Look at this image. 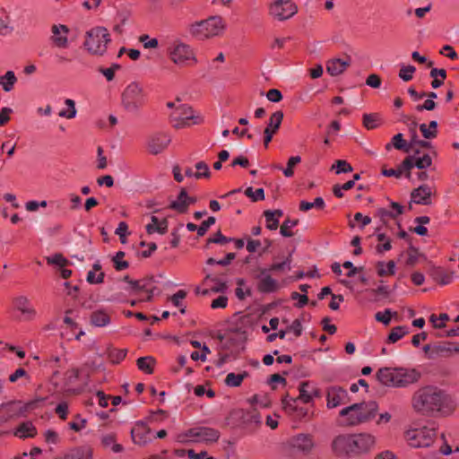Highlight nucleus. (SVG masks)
<instances>
[{"instance_id": "nucleus-1", "label": "nucleus", "mask_w": 459, "mask_h": 459, "mask_svg": "<svg viewBox=\"0 0 459 459\" xmlns=\"http://www.w3.org/2000/svg\"><path fill=\"white\" fill-rule=\"evenodd\" d=\"M411 405L423 416L449 417L455 411L457 403L451 394L437 386L426 385L413 394Z\"/></svg>"}, {"instance_id": "nucleus-2", "label": "nucleus", "mask_w": 459, "mask_h": 459, "mask_svg": "<svg viewBox=\"0 0 459 459\" xmlns=\"http://www.w3.org/2000/svg\"><path fill=\"white\" fill-rule=\"evenodd\" d=\"M375 443V437L368 433L341 435L333 439L332 449L336 455H354L368 452Z\"/></svg>"}, {"instance_id": "nucleus-3", "label": "nucleus", "mask_w": 459, "mask_h": 459, "mask_svg": "<svg viewBox=\"0 0 459 459\" xmlns=\"http://www.w3.org/2000/svg\"><path fill=\"white\" fill-rule=\"evenodd\" d=\"M316 448V437L311 433H297L284 443V449L292 457L311 456Z\"/></svg>"}, {"instance_id": "nucleus-4", "label": "nucleus", "mask_w": 459, "mask_h": 459, "mask_svg": "<svg viewBox=\"0 0 459 459\" xmlns=\"http://www.w3.org/2000/svg\"><path fill=\"white\" fill-rule=\"evenodd\" d=\"M147 94L142 84L132 82L121 94V106L128 113L137 115L145 105Z\"/></svg>"}, {"instance_id": "nucleus-5", "label": "nucleus", "mask_w": 459, "mask_h": 459, "mask_svg": "<svg viewBox=\"0 0 459 459\" xmlns=\"http://www.w3.org/2000/svg\"><path fill=\"white\" fill-rule=\"evenodd\" d=\"M377 409L378 405L376 402L354 403L349 407L343 408L340 411V415L347 417L348 425L354 426L374 418Z\"/></svg>"}, {"instance_id": "nucleus-6", "label": "nucleus", "mask_w": 459, "mask_h": 459, "mask_svg": "<svg viewBox=\"0 0 459 459\" xmlns=\"http://www.w3.org/2000/svg\"><path fill=\"white\" fill-rule=\"evenodd\" d=\"M225 27V22L221 16H211L206 20L192 24L189 32L199 39H206L220 36Z\"/></svg>"}, {"instance_id": "nucleus-7", "label": "nucleus", "mask_w": 459, "mask_h": 459, "mask_svg": "<svg viewBox=\"0 0 459 459\" xmlns=\"http://www.w3.org/2000/svg\"><path fill=\"white\" fill-rule=\"evenodd\" d=\"M437 437V429L429 426H419L408 429L404 438L413 448H425L432 446Z\"/></svg>"}, {"instance_id": "nucleus-8", "label": "nucleus", "mask_w": 459, "mask_h": 459, "mask_svg": "<svg viewBox=\"0 0 459 459\" xmlns=\"http://www.w3.org/2000/svg\"><path fill=\"white\" fill-rule=\"evenodd\" d=\"M84 47L92 55L102 56L110 42V36L104 27H95L86 32Z\"/></svg>"}, {"instance_id": "nucleus-9", "label": "nucleus", "mask_w": 459, "mask_h": 459, "mask_svg": "<svg viewBox=\"0 0 459 459\" xmlns=\"http://www.w3.org/2000/svg\"><path fill=\"white\" fill-rule=\"evenodd\" d=\"M169 120L172 126L178 129L192 125H199L204 119L200 113L194 111L190 106L184 104L175 108L169 115Z\"/></svg>"}, {"instance_id": "nucleus-10", "label": "nucleus", "mask_w": 459, "mask_h": 459, "mask_svg": "<svg viewBox=\"0 0 459 459\" xmlns=\"http://www.w3.org/2000/svg\"><path fill=\"white\" fill-rule=\"evenodd\" d=\"M170 60L177 65H186L188 62H197L192 48L180 39L173 40L167 48Z\"/></svg>"}, {"instance_id": "nucleus-11", "label": "nucleus", "mask_w": 459, "mask_h": 459, "mask_svg": "<svg viewBox=\"0 0 459 459\" xmlns=\"http://www.w3.org/2000/svg\"><path fill=\"white\" fill-rule=\"evenodd\" d=\"M220 437V432L214 429L207 427H195L188 429L186 432L178 435V442H216Z\"/></svg>"}, {"instance_id": "nucleus-12", "label": "nucleus", "mask_w": 459, "mask_h": 459, "mask_svg": "<svg viewBox=\"0 0 459 459\" xmlns=\"http://www.w3.org/2000/svg\"><path fill=\"white\" fill-rule=\"evenodd\" d=\"M44 400V398H40L31 401L26 404H22L21 402L17 401L2 403L0 405V411H5L4 415L2 417V421H8L13 418H17L20 417L21 415H23L29 410L34 409L37 406L38 403L43 402Z\"/></svg>"}, {"instance_id": "nucleus-13", "label": "nucleus", "mask_w": 459, "mask_h": 459, "mask_svg": "<svg viewBox=\"0 0 459 459\" xmlns=\"http://www.w3.org/2000/svg\"><path fill=\"white\" fill-rule=\"evenodd\" d=\"M13 306L15 310L21 313L19 320L21 321H32L37 316V310L31 304L28 297L19 295L13 299Z\"/></svg>"}, {"instance_id": "nucleus-14", "label": "nucleus", "mask_w": 459, "mask_h": 459, "mask_svg": "<svg viewBox=\"0 0 459 459\" xmlns=\"http://www.w3.org/2000/svg\"><path fill=\"white\" fill-rule=\"evenodd\" d=\"M297 12V5L290 0H276L270 7V13L279 21L290 19Z\"/></svg>"}, {"instance_id": "nucleus-15", "label": "nucleus", "mask_w": 459, "mask_h": 459, "mask_svg": "<svg viewBox=\"0 0 459 459\" xmlns=\"http://www.w3.org/2000/svg\"><path fill=\"white\" fill-rule=\"evenodd\" d=\"M396 388H404L419 381L420 373L414 368H396Z\"/></svg>"}, {"instance_id": "nucleus-16", "label": "nucleus", "mask_w": 459, "mask_h": 459, "mask_svg": "<svg viewBox=\"0 0 459 459\" xmlns=\"http://www.w3.org/2000/svg\"><path fill=\"white\" fill-rule=\"evenodd\" d=\"M69 28L66 25L53 24L51 26V36L49 38V40L56 48H66L69 45Z\"/></svg>"}, {"instance_id": "nucleus-17", "label": "nucleus", "mask_w": 459, "mask_h": 459, "mask_svg": "<svg viewBox=\"0 0 459 459\" xmlns=\"http://www.w3.org/2000/svg\"><path fill=\"white\" fill-rule=\"evenodd\" d=\"M170 141V136L164 132L152 134L148 140V149L151 153L159 154L168 147Z\"/></svg>"}, {"instance_id": "nucleus-18", "label": "nucleus", "mask_w": 459, "mask_h": 459, "mask_svg": "<svg viewBox=\"0 0 459 459\" xmlns=\"http://www.w3.org/2000/svg\"><path fill=\"white\" fill-rule=\"evenodd\" d=\"M348 400L347 391L341 386H330L326 391V401L328 408H335L345 403Z\"/></svg>"}, {"instance_id": "nucleus-19", "label": "nucleus", "mask_w": 459, "mask_h": 459, "mask_svg": "<svg viewBox=\"0 0 459 459\" xmlns=\"http://www.w3.org/2000/svg\"><path fill=\"white\" fill-rule=\"evenodd\" d=\"M259 274L256 278L259 280L257 288L259 291L264 293L274 292L279 288L278 281L274 280L266 268H259Z\"/></svg>"}, {"instance_id": "nucleus-20", "label": "nucleus", "mask_w": 459, "mask_h": 459, "mask_svg": "<svg viewBox=\"0 0 459 459\" xmlns=\"http://www.w3.org/2000/svg\"><path fill=\"white\" fill-rule=\"evenodd\" d=\"M414 168V156H408L398 166L397 169L383 168L382 174L385 177L399 178L403 173L407 178H411V169Z\"/></svg>"}, {"instance_id": "nucleus-21", "label": "nucleus", "mask_w": 459, "mask_h": 459, "mask_svg": "<svg viewBox=\"0 0 459 459\" xmlns=\"http://www.w3.org/2000/svg\"><path fill=\"white\" fill-rule=\"evenodd\" d=\"M149 280H141L130 281V285L126 290L135 294L145 292L146 297L141 299V300L150 301L154 294L155 288H152Z\"/></svg>"}, {"instance_id": "nucleus-22", "label": "nucleus", "mask_w": 459, "mask_h": 459, "mask_svg": "<svg viewBox=\"0 0 459 459\" xmlns=\"http://www.w3.org/2000/svg\"><path fill=\"white\" fill-rule=\"evenodd\" d=\"M150 428L143 421L137 422L131 430L132 438L138 445L146 444L150 440Z\"/></svg>"}, {"instance_id": "nucleus-23", "label": "nucleus", "mask_w": 459, "mask_h": 459, "mask_svg": "<svg viewBox=\"0 0 459 459\" xmlns=\"http://www.w3.org/2000/svg\"><path fill=\"white\" fill-rule=\"evenodd\" d=\"M396 368H381L376 374L377 379L384 385L396 388Z\"/></svg>"}, {"instance_id": "nucleus-24", "label": "nucleus", "mask_w": 459, "mask_h": 459, "mask_svg": "<svg viewBox=\"0 0 459 459\" xmlns=\"http://www.w3.org/2000/svg\"><path fill=\"white\" fill-rule=\"evenodd\" d=\"M432 191L428 185H422L411 192V200L418 204L428 205L431 203Z\"/></svg>"}, {"instance_id": "nucleus-25", "label": "nucleus", "mask_w": 459, "mask_h": 459, "mask_svg": "<svg viewBox=\"0 0 459 459\" xmlns=\"http://www.w3.org/2000/svg\"><path fill=\"white\" fill-rule=\"evenodd\" d=\"M351 65V57L346 60L341 58H333L326 64V71L331 76H337L342 74Z\"/></svg>"}, {"instance_id": "nucleus-26", "label": "nucleus", "mask_w": 459, "mask_h": 459, "mask_svg": "<svg viewBox=\"0 0 459 459\" xmlns=\"http://www.w3.org/2000/svg\"><path fill=\"white\" fill-rule=\"evenodd\" d=\"M299 395L297 397L299 401L304 403L312 402L313 397L319 396V391L316 387L310 385L308 382H302L299 385Z\"/></svg>"}, {"instance_id": "nucleus-27", "label": "nucleus", "mask_w": 459, "mask_h": 459, "mask_svg": "<svg viewBox=\"0 0 459 459\" xmlns=\"http://www.w3.org/2000/svg\"><path fill=\"white\" fill-rule=\"evenodd\" d=\"M403 212V206L395 202H392L390 204V210L385 208H380L377 210V215L380 217L382 221H385L386 218L396 219L397 216H399Z\"/></svg>"}, {"instance_id": "nucleus-28", "label": "nucleus", "mask_w": 459, "mask_h": 459, "mask_svg": "<svg viewBox=\"0 0 459 459\" xmlns=\"http://www.w3.org/2000/svg\"><path fill=\"white\" fill-rule=\"evenodd\" d=\"M430 275L435 281L441 285H447L451 283L454 278V273L452 272H446L440 267L434 268L431 271Z\"/></svg>"}, {"instance_id": "nucleus-29", "label": "nucleus", "mask_w": 459, "mask_h": 459, "mask_svg": "<svg viewBox=\"0 0 459 459\" xmlns=\"http://www.w3.org/2000/svg\"><path fill=\"white\" fill-rule=\"evenodd\" d=\"M92 458V449L89 446H81L77 447L64 457H59L56 459H91Z\"/></svg>"}, {"instance_id": "nucleus-30", "label": "nucleus", "mask_w": 459, "mask_h": 459, "mask_svg": "<svg viewBox=\"0 0 459 459\" xmlns=\"http://www.w3.org/2000/svg\"><path fill=\"white\" fill-rule=\"evenodd\" d=\"M169 208L180 213H184L188 208V195L186 189L182 188L177 200L171 202Z\"/></svg>"}, {"instance_id": "nucleus-31", "label": "nucleus", "mask_w": 459, "mask_h": 459, "mask_svg": "<svg viewBox=\"0 0 459 459\" xmlns=\"http://www.w3.org/2000/svg\"><path fill=\"white\" fill-rule=\"evenodd\" d=\"M298 402L299 400L297 398H292L289 394H286L281 400L282 407L287 412L293 413L299 411V415L305 417L307 411L302 408L299 410L297 406Z\"/></svg>"}, {"instance_id": "nucleus-32", "label": "nucleus", "mask_w": 459, "mask_h": 459, "mask_svg": "<svg viewBox=\"0 0 459 459\" xmlns=\"http://www.w3.org/2000/svg\"><path fill=\"white\" fill-rule=\"evenodd\" d=\"M91 322L95 326L103 327L109 324L110 318L106 311L96 310L91 316Z\"/></svg>"}, {"instance_id": "nucleus-33", "label": "nucleus", "mask_w": 459, "mask_h": 459, "mask_svg": "<svg viewBox=\"0 0 459 459\" xmlns=\"http://www.w3.org/2000/svg\"><path fill=\"white\" fill-rule=\"evenodd\" d=\"M36 433V429L31 422H23L17 428L15 436L20 438H26L34 437Z\"/></svg>"}, {"instance_id": "nucleus-34", "label": "nucleus", "mask_w": 459, "mask_h": 459, "mask_svg": "<svg viewBox=\"0 0 459 459\" xmlns=\"http://www.w3.org/2000/svg\"><path fill=\"white\" fill-rule=\"evenodd\" d=\"M283 119V112L281 110L275 111L272 114L267 126L264 130L272 131V133L275 134L281 126V124Z\"/></svg>"}, {"instance_id": "nucleus-35", "label": "nucleus", "mask_w": 459, "mask_h": 459, "mask_svg": "<svg viewBox=\"0 0 459 459\" xmlns=\"http://www.w3.org/2000/svg\"><path fill=\"white\" fill-rule=\"evenodd\" d=\"M17 82V78L13 71H7L0 77V84L6 92L11 91Z\"/></svg>"}, {"instance_id": "nucleus-36", "label": "nucleus", "mask_w": 459, "mask_h": 459, "mask_svg": "<svg viewBox=\"0 0 459 459\" xmlns=\"http://www.w3.org/2000/svg\"><path fill=\"white\" fill-rule=\"evenodd\" d=\"M100 441L104 447L110 446L114 453H120L123 450V446L121 445L115 443V435L112 433L102 435Z\"/></svg>"}, {"instance_id": "nucleus-37", "label": "nucleus", "mask_w": 459, "mask_h": 459, "mask_svg": "<svg viewBox=\"0 0 459 459\" xmlns=\"http://www.w3.org/2000/svg\"><path fill=\"white\" fill-rule=\"evenodd\" d=\"M301 161V158L299 156H292L288 160V163H287V168L283 169L281 166L280 165H275L274 168L279 169V170H281L284 174L285 177L287 178H290L293 176L294 174V170H293V168L299 164V162Z\"/></svg>"}, {"instance_id": "nucleus-38", "label": "nucleus", "mask_w": 459, "mask_h": 459, "mask_svg": "<svg viewBox=\"0 0 459 459\" xmlns=\"http://www.w3.org/2000/svg\"><path fill=\"white\" fill-rule=\"evenodd\" d=\"M437 121H430L429 126L426 124L420 125V130L426 139H433L437 136Z\"/></svg>"}, {"instance_id": "nucleus-39", "label": "nucleus", "mask_w": 459, "mask_h": 459, "mask_svg": "<svg viewBox=\"0 0 459 459\" xmlns=\"http://www.w3.org/2000/svg\"><path fill=\"white\" fill-rule=\"evenodd\" d=\"M291 264V255L289 254L288 256L285 257L281 262L275 261L269 269H267L269 272H285L290 271L291 269L290 266Z\"/></svg>"}, {"instance_id": "nucleus-40", "label": "nucleus", "mask_w": 459, "mask_h": 459, "mask_svg": "<svg viewBox=\"0 0 459 459\" xmlns=\"http://www.w3.org/2000/svg\"><path fill=\"white\" fill-rule=\"evenodd\" d=\"M392 144L396 150L409 152L411 151V143L408 144L403 139V134H397L392 138Z\"/></svg>"}, {"instance_id": "nucleus-41", "label": "nucleus", "mask_w": 459, "mask_h": 459, "mask_svg": "<svg viewBox=\"0 0 459 459\" xmlns=\"http://www.w3.org/2000/svg\"><path fill=\"white\" fill-rule=\"evenodd\" d=\"M395 264L394 261H389L386 264L384 262H378L377 268L379 276H387L394 274Z\"/></svg>"}, {"instance_id": "nucleus-42", "label": "nucleus", "mask_w": 459, "mask_h": 459, "mask_svg": "<svg viewBox=\"0 0 459 459\" xmlns=\"http://www.w3.org/2000/svg\"><path fill=\"white\" fill-rule=\"evenodd\" d=\"M408 333L407 328L405 326H396L394 327L388 336V342L394 343L400 339H402L405 334Z\"/></svg>"}, {"instance_id": "nucleus-43", "label": "nucleus", "mask_w": 459, "mask_h": 459, "mask_svg": "<svg viewBox=\"0 0 459 459\" xmlns=\"http://www.w3.org/2000/svg\"><path fill=\"white\" fill-rule=\"evenodd\" d=\"M154 359L152 357H141L137 359V366L140 370L150 374L152 372Z\"/></svg>"}, {"instance_id": "nucleus-44", "label": "nucleus", "mask_w": 459, "mask_h": 459, "mask_svg": "<svg viewBox=\"0 0 459 459\" xmlns=\"http://www.w3.org/2000/svg\"><path fill=\"white\" fill-rule=\"evenodd\" d=\"M247 376L246 372L243 374L229 373L225 378V383L229 386H239Z\"/></svg>"}, {"instance_id": "nucleus-45", "label": "nucleus", "mask_w": 459, "mask_h": 459, "mask_svg": "<svg viewBox=\"0 0 459 459\" xmlns=\"http://www.w3.org/2000/svg\"><path fill=\"white\" fill-rule=\"evenodd\" d=\"M436 351L440 353H452L459 351V344L455 342H443L435 347Z\"/></svg>"}, {"instance_id": "nucleus-46", "label": "nucleus", "mask_w": 459, "mask_h": 459, "mask_svg": "<svg viewBox=\"0 0 459 459\" xmlns=\"http://www.w3.org/2000/svg\"><path fill=\"white\" fill-rule=\"evenodd\" d=\"M65 103L68 106L69 109L61 110L58 115L68 119L74 118L76 116L75 102L71 99H66Z\"/></svg>"}, {"instance_id": "nucleus-47", "label": "nucleus", "mask_w": 459, "mask_h": 459, "mask_svg": "<svg viewBox=\"0 0 459 459\" xmlns=\"http://www.w3.org/2000/svg\"><path fill=\"white\" fill-rule=\"evenodd\" d=\"M298 222H299L298 220H291L290 218L285 220L280 229L281 234L283 237H287V238L291 237L293 234L290 231V229L295 227L298 224Z\"/></svg>"}, {"instance_id": "nucleus-48", "label": "nucleus", "mask_w": 459, "mask_h": 459, "mask_svg": "<svg viewBox=\"0 0 459 459\" xmlns=\"http://www.w3.org/2000/svg\"><path fill=\"white\" fill-rule=\"evenodd\" d=\"M195 169L197 172L195 173V178L199 179L202 178H210L211 172L208 165L204 161H199L195 164Z\"/></svg>"}, {"instance_id": "nucleus-49", "label": "nucleus", "mask_w": 459, "mask_h": 459, "mask_svg": "<svg viewBox=\"0 0 459 459\" xmlns=\"http://www.w3.org/2000/svg\"><path fill=\"white\" fill-rule=\"evenodd\" d=\"M415 71L416 68L413 65H402L399 71V77L404 82H409L412 79Z\"/></svg>"}, {"instance_id": "nucleus-50", "label": "nucleus", "mask_w": 459, "mask_h": 459, "mask_svg": "<svg viewBox=\"0 0 459 459\" xmlns=\"http://www.w3.org/2000/svg\"><path fill=\"white\" fill-rule=\"evenodd\" d=\"M379 117L377 114H364L363 125L367 129H375L377 127Z\"/></svg>"}, {"instance_id": "nucleus-51", "label": "nucleus", "mask_w": 459, "mask_h": 459, "mask_svg": "<svg viewBox=\"0 0 459 459\" xmlns=\"http://www.w3.org/2000/svg\"><path fill=\"white\" fill-rule=\"evenodd\" d=\"M245 195L254 202L264 199V191L263 188H257L254 192L252 187H247L245 190Z\"/></svg>"}, {"instance_id": "nucleus-52", "label": "nucleus", "mask_w": 459, "mask_h": 459, "mask_svg": "<svg viewBox=\"0 0 459 459\" xmlns=\"http://www.w3.org/2000/svg\"><path fill=\"white\" fill-rule=\"evenodd\" d=\"M393 315H397L396 312H392L390 309H385L383 312H377L375 316L377 321L383 323L385 325H388L391 322Z\"/></svg>"}, {"instance_id": "nucleus-53", "label": "nucleus", "mask_w": 459, "mask_h": 459, "mask_svg": "<svg viewBox=\"0 0 459 459\" xmlns=\"http://www.w3.org/2000/svg\"><path fill=\"white\" fill-rule=\"evenodd\" d=\"M264 214L266 220V227L271 230H276L279 226L278 218H275L270 210L265 211Z\"/></svg>"}, {"instance_id": "nucleus-54", "label": "nucleus", "mask_w": 459, "mask_h": 459, "mask_svg": "<svg viewBox=\"0 0 459 459\" xmlns=\"http://www.w3.org/2000/svg\"><path fill=\"white\" fill-rule=\"evenodd\" d=\"M432 163L431 158L429 154H424L422 157L416 159L414 157V167L420 169L429 168Z\"/></svg>"}, {"instance_id": "nucleus-55", "label": "nucleus", "mask_w": 459, "mask_h": 459, "mask_svg": "<svg viewBox=\"0 0 459 459\" xmlns=\"http://www.w3.org/2000/svg\"><path fill=\"white\" fill-rule=\"evenodd\" d=\"M337 169L336 173H346L352 171V167L343 160H336L335 164L333 165L332 169Z\"/></svg>"}, {"instance_id": "nucleus-56", "label": "nucleus", "mask_w": 459, "mask_h": 459, "mask_svg": "<svg viewBox=\"0 0 459 459\" xmlns=\"http://www.w3.org/2000/svg\"><path fill=\"white\" fill-rule=\"evenodd\" d=\"M124 256H125V253L122 251L117 252L116 256H114L113 262H114L116 270L122 271L128 267L129 264L126 261H121V259Z\"/></svg>"}, {"instance_id": "nucleus-57", "label": "nucleus", "mask_w": 459, "mask_h": 459, "mask_svg": "<svg viewBox=\"0 0 459 459\" xmlns=\"http://www.w3.org/2000/svg\"><path fill=\"white\" fill-rule=\"evenodd\" d=\"M47 261L48 264H55L61 268L65 267L68 264V261L61 254H56L51 257H48Z\"/></svg>"}, {"instance_id": "nucleus-58", "label": "nucleus", "mask_w": 459, "mask_h": 459, "mask_svg": "<svg viewBox=\"0 0 459 459\" xmlns=\"http://www.w3.org/2000/svg\"><path fill=\"white\" fill-rule=\"evenodd\" d=\"M126 350H112L109 352V359L113 363H119L126 356Z\"/></svg>"}, {"instance_id": "nucleus-59", "label": "nucleus", "mask_w": 459, "mask_h": 459, "mask_svg": "<svg viewBox=\"0 0 459 459\" xmlns=\"http://www.w3.org/2000/svg\"><path fill=\"white\" fill-rule=\"evenodd\" d=\"M87 420L82 418L80 415L75 417L74 421L69 422V427L71 429L78 432L85 428Z\"/></svg>"}, {"instance_id": "nucleus-60", "label": "nucleus", "mask_w": 459, "mask_h": 459, "mask_svg": "<svg viewBox=\"0 0 459 459\" xmlns=\"http://www.w3.org/2000/svg\"><path fill=\"white\" fill-rule=\"evenodd\" d=\"M418 257H419V251H418V249H416L413 247H411L407 250L406 264L408 266H413L417 263Z\"/></svg>"}, {"instance_id": "nucleus-61", "label": "nucleus", "mask_w": 459, "mask_h": 459, "mask_svg": "<svg viewBox=\"0 0 459 459\" xmlns=\"http://www.w3.org/2000/svg\"><path fill=\"white\" fill-rule=\"evenodd\" d=\"M215 223V218L214 217H209L207 220L204 221L201 225L197 229V234L198 236L202 237L204 236L208 229Z\"/></svg>"}, {"instance_id": "nucleus-62", "label": "nucleus", "mask_w": 459, "mask_h": 459, "mask_svg": "<svg viewBox=\"0 0 459 459\" xmlns=\"http://www.w3.org/2000/svg\"><path fill=\"white\" fill-rule=\"evenodd\" d=\"M230 241H233V239L223 236L221 231H218L213 238H210L208 239V243H215L220 245H226Z\"/></svg>"}, {"instance_id": "nucleus-63", "label": "nucleus", "mask_w": 459, "mask_h": 459, "mask_svg": "<svg viewBox=\"0 0 459 459\" xmlns=\"http://www.w3.org/2000/svg\"><path fill=\"white\" fill-rule=\"evenodd\" d=\"M104 275L102 272L96 275V272L90 271L87 274V281L91 284L101 283L103 282Z\"/></svg>"}, {"instance_id": "nucleus-64", "label": "nucleus", "mask_w": 459, "mask_h": 459, "mask_svg": "<svg viewBox=\"0 0 459 459\" xmlns=\"http://www.w3.org/2000/svg\"><path fill=\"white\" fill-rule=\"evenodd\" d=\"M266 97L272 102H279L282 100V94L277 89L269 90L266 93Z\"/></svg>"}]
</instances>
